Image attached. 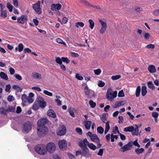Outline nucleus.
I'll use <instances>...</instances> for the list:
<instances>
[{
	"label": "nucleus",
	"instance_id": "obj_25",
	"mask_svg": "<svg viewBox=\"0 0 159 159\" xmlns=\"http://www.w3.org/2000/svg\"><path fill=\"white\" fill-rule=\"evenodd\" d=\"M66 133V128L65 127L63 128L62 130H60L58 131L57 134L60 136L64 135Z\"/></svg>",
	"mask_w": 159,
	"mask_h": 159
},
{
	"label": "nucleus",
	"instance_id": "obj_13",
	"mask_svg": "<svg viewBox=\"0 0 159 159\" xmlns=\"http://www.w3.org/2000/svg\"><path fill=\"white\" fill-rule=\"evenodd\" d=\"M47 115L53 118H55L56 117V115L54 111L52 109H49L47 112Z\"/></svg>",
	"mask_w": 159,
	"mask_h": 159
},
{
	"label": "nucleus",
	"instance_id": "obj_20",
	"mask_svg": "<svg viewBox=\"0 0 159 159\" xmlns=\"http://www.w3.org/2000/svg\"><path fill=\"white\" fill-rule=\"evenodd\" d=\"M144 149L141 148H138L135 149V152L138 155H139L140 154L142 153L144 151Z\"/></svg>",
	"mask_w": 159,
	"mask_h": 159
},
{
	"label": "nucleus",
	"instance_id": "obj_10",
	"mask_svg": "<svg viewBox=\"0 0 159 159\" xmlns=\"http://www.w3.org/2000/svg\"><path fill=\"white\" fill-rule=\"evenodd\" d=\"M17 20L18 23L23 24L25 22L27 21V18L26 16L23 15L20 17H18L17 18Z\"/></svg>",
	"mask_w": 159,
	"mask_h": 159
},
{
	"label": "nucleus",
	"instance_id": "obj_16",
	"mask_svg": "<svg viewBox=\"0 0 159 159\" xmlns=\"http://www.w3.org/2000/svg\"><path fill=\"white\" fill-rule=\"evenodd\" d=\"M124 131L126 132H131V133L134 131V127L133 126H130L125 128L124 129Z\"/></svg>",
	"mask_w": 159,
	"mask_h": 159
},
{
	"label": "nucleus",
	"instance_id": "obj_34",
	"mask_svg": "<svg viewBox=\"0 0 159 159\" xmlns=\"http://www.w3.org/2000/svg\"><path fill=\"white\" fill-rule=\"evenodd\" d=\"M112 132L114 134H116V133L118 134L120 133V132L118 130V127L117 126H116L113 128Z\"/></svg>",
	"mask_w": 159,
	"mask_h": 159
},
{
	"label": "nucleus",
	"instance_id": "obj_19",
	"mask_svg": "<svg viewBox=\"0 0 159 159\" xmlns=\"http://www.w3.org/2000/svg\"><path fill=\"white\" fill-rule=\"evenodd\" d=\"M129 150H130V148H128L126 144H125L122 146L119 149V150L122 152H124L125 151H127Z\"/></svg>",
	"mask_w": 159,
	"mask_h": 159
},
{
	"label": "nucleus",
	"instance_id": "obj_21",
	"mask_svg": "<svg viewBox=\"0 0 159 159\" xmlns=\"http://www.w3.org/2000/svg\"><path fill=\"white\" fill-rule=\"evenodd\" d=\"M28 98L27 95L25 94H23L21 96V99L22 100V104H23L24 106V103H25L27 102V100Z\"/></svg>",
	"mask_w": 159,
	"mask_h": 159
},
{
	"label": "nucleus",
	"instance_id": "obj_49",
	"mask_svg": "<svg viewBox=\"0 0 159 159\" xmlns=\"http://www.w3.org/2000/svg\"><path fill=\"white\" fill-rule=\"evenodd\" d=\"M146 48H148L151 49L152 50L154 49L155 48V46L154 44H149L146 46Z\"/></svg>",
	"mask_w": 159,
	"mask_h": 159
},
{
	"label": "nucleus",
	"instance_id": "obj_62",
	"mask_svg": "<svg viewBox=\"0 0 159 159\" xmlns=\"http://www.w3.org/2000/svg\"><path fill=\"white\" fill-rule=\"evenodd\" d=\"M152 116L154 118L155 117L158 118L159 114L158 112H153L152 113Z\"/></svg>",
	"mask_w": 159,
	"mask_h": 159
},
{
	"label": "nucleus",
	"instance_id": "obj_41",
	"mask_svg": "<svg viewBox=\"0 0 159 159\" xmlns=\"http://www.w3.org/2000/svg\"><path fill=\"white\" fill-rule=\"evenodd\" d=\"M99 21L102 25V27L107 28V25L105 22L102 20L101 19H99Z\"/></svg>",
	"mask_w": 159,
	"mask_h": 159
},
{
	"label": "nucleus",
	"instance_id": "obj_24",
	"mask_svg": "<svg viewBox=\"0 0 159 159\" xmlns=\"http://www.w3.org/2000/svg\"><path fill=\"white\" fill-rule=\"evenodd\" d=\"M92 123V122L90 121H85V126L87 129H90Z\"/></svg>",
	"mask_w": 159,
	"mask_h": 159
},
{
	"label": "nucleus",
	"instance_id": "obj_51",
	"mask_svg": "<svg viewBox=\"0 0 159 159\" xmlns=\"http://www.w3.org/2000/svg\"><path fill=\"white\" fill-rule=\"evenodd\" d=\"M138 139H136L134 142H133V145H134L135 146H137L138 148H139L140 147V146L138 142Z\"/></svg>",
	"mask_w": 159,
	"mask_h": 159
},
{
	"label": "nucleus",
	"instance_id": "obj_30",
	"mask_svg": "<svg viewBox=\"0 0 159 159\" xmlns=\"http://www.w3.org/2000/svg\"><path fill=\"white\" fill-rule=\"evenodd\" d=\"M109 130V121H107L106 123V128H105V130L104 131V133L105 134H107V132Z\"/></svg>",
	"mask_w": 159,
	"mask_h": 159
},
{
	"label": "nucleus",
	"instance_id": "obj_42",
	"mask_svg": "<svg viewBox=\"0 0 159 159\" xmlns=\"http://www.w3.org/2000/svg\"><path fill=\"white\" fill-rule=\"evenodd\" d=\"M84 26V24L82 22H78L75 23V26L77 28H79V26L83 27Z\"/></svg>",
	"mask_w": 159,
	"mask_h": 159
},
{
	"label": "nucleus",
	"instance_id": "obj_23",
	"mask_svg": "<svg viewBox=\"0 0 159 159\" xmlns=\"http://www.w3.org/2000/svg\"><path fill=\"white\" fill-rule=\"evenodd\" d=\"M0 77L1 79L6 80H7L8 79L7 74L2 72L0 73Z\"/></svg>",
	"mask_w": 159,
	"mask_h": 159
},
{
	"label": "nucleus",
	"instance_id": "obj_12",
	"mask_svg": "<svg viewBox=\"0 0 159 159\" xmlns=\"http://www.w3.org/2000/svg\"><path fill=\"white\" fill-rule=\"evenodd\" d=\"M62 7V5L60 4H53L51 5V10L52 11L59 10Z\"/></svg>",
	"mask_w": 159,
	"mask_h": 159
},
{
	"label": "nucleus",
	"instance_id": "obj_54",
	"mask_svg": "<svg viewBox=\"0 0 159 159\" xmlns=\"http://www.w3.org/2000/svg\"><path fill=\"white\" fill-rule=\"evenodd\" d=\"M68 111H69L70 114V115L72 117H75V115L74 112L73 110H71V108L70 107L68 109Z\"/></svg>",
	"mask_w": 159,
	"mask_h": 159
},
{
	"label": "nucleus",
	"instance_id": "obj_5",
	"mask_svg": "<svg viewBox=\"0 0 159 159\" xmlns=\"http://www.w3.org/2000/svg\"><path fill=\"white\" fill-rule=\"evenodd\" d=\"M56 146L55 144L52 142L48 143L46 146V151H48L50 153H52L56 150Z\"/></svg>",
	"mask_w": 159,
	"mask_h": 159
},
{
	"label": "nucleus",
	"instance_id": "obj_44",
	"mask_svg": "<svg viewBox=\"0 0 159 159\" xmlns=\"http://www.w3.org/2000/svg\"><path fill=\"white\" fill-rule=\"evenodd\" d=\"M97 131L100 134H102L104 131V129L101 126L98 127L97 128Z\"/></svg>",
	"mask_w": 159,
	"mask_h": 159
},
{
	"label": "nucleus",
	"instance_id": "obj_15",
	"mask_svg": "<svg viewBox=\"0 0 159 159\" xmlns=\"http://www.w3.org/2000/svg\"><path fill=\"white\" fill-rule=\"evenodd\" d=\"M148 70L151 73H153L156 71L155 66L152 65H150L148 66Z\"/></svg>",
	"mask_w": 159,
	"mask_h": 159
},
{
	"label": "nucleus",
	"instance_id": "obj_58",
	"mask_svg": "<svg viewBox=\"0 0 159 159\" xmlns=\"http://www.w3.org/2000/svg\"><path fill=\"white\" fill-rule=\"evenodd\" d=\"M105 83L104 82H102V81H99L98 84V86L101 87H103L105 85Z\"/></svg>",
	"mask_w": 159,
	"mask_h": 159
},
{
	"label": "nucleus",
	"instance_id": "obj_40",
	"mask_svg": "<svg viewBox=\"0 0 159 159\" xmlns=\"http://www.w3.org/2000/svg\"><path fill=\"white\" fill-rule=\"evenodd\" d=\"M7 7L10 12L12 11L13 7L10 3H7Z\"/></svg>",
	"mask_w": 159,
	"mask_h": 159
},
{
	"label": "nucleus",
	"instance_id": "obj_22",
	"mask_svg": "<svg viewBox=\"0 0 159 159\" xmlns=\"http://www.w3.org/2000/svg\"><path fill=\"white\" fill-rule=\"evenodd\" d=\"M38 101H35L32 107V109L35 111L38 110L39 107Z\"/></svg>",
	"mask_w": 159,
	"mask_h": 159
},
{
	"label": "nucleus",
	"instance_id": "obj_50",
	"mask_svg": "<svg viewBox=\"0 0 159 159\" xmlns=\"http://www.w3.org/2000/svg\"><path fill=\"white\" fill-rule=\"evenodd\" d=\"M89 104L91 107H92V108L94 107L96 105V103L95 102H94L93 101L91 100L89 101Z\"/></svg>",
	"mask_w": 159,
	"mask_h": 159
},
{
	"label": "nucleus",
	"instance_id": "obj_53",
	"mask_svg": "<svg viewBox=\"0 0 159 159\" xmlns=\"http://www.w3.org/2000/svg\"><path fill=\"white\" fill-rule=\"evenodd\" d=\"M7 99L8 101L10 102L14 100V98L13 96L11 95H9L8 96Z\"/></svg>",
	"mask_w": 159,
	"mask_h": 159
},
{
	"label": "nucleus",
	"instance_id": "obj_11",
	"mask_svg": "<svg viewBox=\"0 0 159 159\" xmlns=\"http://www.w3.org/2000/svg\"><path fill=\"white\" fill-rule=\"evenodd\" d=\"M38 98L41 99L38 101L39 107L42 108H44L46 106V102L43 100V98L42 97H39Z\"/></svg>",
	"mask_w": 159,
	"mask_h": 159
},
{
	"label": "nucleus",
	"instance_id": "obj_27",
	"mask_svg": "<svg viewBox=\"0 0 159 159\" xmlns=\"http://www.w3.org/2000/svg\"><path fill=\"white\" fill-rule=\"evenodd\" d=\"M126 25H125V23H122L119 25V29L121 31H123L125 29H126Z\"/></svg>",
	"mask_w": 159,
	"mask_h": 159
},
{
	"label": "nucleus",
	"instance_id": "obj_59",
	"mask_svg": "<svg viewBox=\"0 0 159 159\" xmlns=\"http://www.w3.org/2000/svg\"><path fill=\"white\" fill-rule=\"evenodd\" d=\"M75 130L79 134L81 135L82 134V131L81 128H76Z\"/></svg>",
	"mask_w": 159,
	"mask_h": 159
},
{
	"label": "nucleus",
	"instance_id": "obj_8",
	"mask_svg": "<svg viewBox=\"0 0 159 159\" xmlns=\"http://www.w3.org/2000/svg\"><path fill=\"white\" fill-rule=\"evenodd\" d=\"M82 142L83 144L84 145H87L89 148L92 150H94L97 148V147L93 143H89L86 139H84L83 140L80 141Z\"/></svg>",
	"mask_w": 159,
	"mask_h": 159
},
{
	"label": "nucleus",
	"instance_id": "obj_37",
	"mask_svg": "<svg viewBox=\"0 0 159 159\" xmlns=\"http://www.w3.org/2000/svg\"><path fill=\"white\" fill-rule=\"evenodd\" d=\"M121 77V75H113L111 77V78L113 80H117Z\"/></svg>",
	"mask_w": 159,
	"mask_h": 159
},
{
	"label": "nucleus",
	"instance_id": "obj_35",
	"mask_svg": "<svg viewBox=\"0 0 159 159\" xmlns=\"http://www.w3.org/2000/svg\"><path fill=\"white\" fill-rule=\"evenodd\" d=\"M33 77L34 78H37L38 79H40L42 78L41 75L39 73H36L33 75Z\"/></svg>",
	"mask_w": 159,
	"mask_h": 159
},
{
	"label": "nucleus",
	"instance_id": "obj_60",
	"mask_svg": "<svg viewBox=\"0 0 159 159\" xmlns=\"http://www.w3.org/2000/svg\"><path fill=\"white\" fill-rule=\"evenodd\" d=\"M81 2L82 3L84 4V5L88 6L89 7L91 4L90 3L84 0H81Z\"/></svg>",
	"mask_w": 159,
	"mask_h": 159
},
{
	"label": "nucleus",
	"instance_id": "obj_1",
	"mask_svg": "<svg viewBox=\"0 0 159 159\" xmlns=\"http://www.w3.org/2000/svg\"><path fill=\"white\" fill-rule=\"evenodd\" d=\"M48 120L46 118L39 119L37 122V134L39 137L44 136L48 132V129L46 125L48 124Z\"/></svg>",
	"mask_w": 159,
	"mask_h": 159
},
{
	"label": "nucleus",
	"instance_id": "obj_2",
	"mask_svg": "<svg viewBox=\"0 0 159 159\" xmlns=\"http://www.w3.org/2000/svg\"><path fill=\"white\" fill-rule=\"evenodd\" d=\"M34 150L38 153L41 155H44L47 153L46 146L44 144H39L34 147Z\"/></svg>",
	"mask_w": 159,
	"mask_h": 159
},
{
	"label": "nucleus",
	"instance_id": "obj_14",
	"mask_svg": "<svg viewBox=\"0 0 159 159\" xmlns=\"http://www.w3.org/2000/svg\"><path fill=\"white\" fill-rule=\"evenodd\" d=\"M90 139L93 142L96 143L100 142V139L96 134H93L92 136H91Z\"/></svg>",
	"mask_w": 159,
	"mask_h": 159
},
{
	"label": "nucleus",
	"instance_id": "obj_7",
	"mask_svg": "<svg viewBox=\"0 0 159 159\" xmlns=\"http://www.w3.org/2000/svg\"><path fill=\"white\" fill-rule=\"evenodd\" d=\"M40 2L38 1L37 2L33 5V9L38 14H40L42 13V9L40 7Z\"/></svg>",
	"mask_w": 159,
	"mask_h": 159
},
{
	"label": "nucleus",
	"instance_id": "obj_47",
	"mask_svg": "<svg viewBox=\"0 0 159 159\" xmlns=\"http://www.w3.org/2000/svg\"><path fill=\"white\" fill-rule=\"evenodd\" d=\"M18 48L19 52H21L24 48V46L23 44L21 43L19 44L18 45Z\"/></svg>",
	"mask_w": 159,
	"mask_h": 159
},
{
	"label": "nucleus",
	"instance_id": "obj_28",
	"mask_svg": "<svg viewBox=\"0 0 159 159\" xmlns=\"http://www.w3.org/2000/svg\"><path fill=\"white\" fill-rule=\"evenodd\" d=\"M144 38L146 40H148L150 37V34L148 32H146L145 31H143Z\"/></svg>",
	"mask_w": 159,
	"mask_h": 159
},
{
	"label": "nucleus",
	"instance_id": "obj_29",
	"mask_svg": "<svg viewBox=\"0 0 159 159\" xmlns=\"http://www.w3.org/2000/svg\"><path fill=\"white\" fill-rule=\"evenodd\" d=\"M0 112H1L2 114L5 115H7V109H5L3 107L0 108Z\"/></svg>",
	"mask_w": 159,
	"mask_h": 159
},
{
	"label": "nucleus",
	"instance_id": "obj_52",
	"mask_svg": "<svg viewBox=\"0 0 159 159\" xmlns=\"http://www.w3.org/2000/svg\"><path fill=\"white\" fill-rule=\"evenodd\" d=\"M75 77L77 79L80 80H82L83 79V77L79 73H77L75 75Z\"/></svg>",
	"mask_w": 159,
	"mask_h": 159
},
{
	"label": "nucleus",
	"instance_id": "obj_32",
	"mask_svg": "<svg viewBox=\"0 0 159 159\" xmlns=\"http://www.w3.org/2000/svg\"><path fill=\"white\" fill-rule=\"evenodd\" d=\"M15 110V107L12 106H9L8 109H7V113L9 112H14Z\"/></svg>",
	"mask_w": 159,
	"mask_h": 159
},
{
	"label": "nucleus",
	"instance_id": "obj_38",
	"mask_svg": "<svg viewBox=\"0 0 159 159\" xmlns=\"http://www.w3.org/2000/svg\"><path fill=\"white\" fill-rule=\"evenodd\" d=\"M134 132H133V133H132V135H138L139 133V127H135V129L134 128Z\"/></svg>",
	"mask_w": 159,
	"mask_h": 159
},
{
	"label": "nucleus",
	"instance_id": "obj_56",
	"mask_svg": "<svg viewBox=\"0 0 159 159\" xmlns=\"http://www.w3.org/2000/svg\"><path fill=\"white\" fill-rule=\"evenodd\" d=\"M94 71L95 74L97 75H99L101 72V70L100 69H97L95 70H94Z\"/></svg>",
	"mask_w": 159,
	"mask_h": 159
},
{
	"label": "nucleus",
	"instance_id": "obj_26",
	"mask_svg": "<svg viewBox=\"0 0 159 159\" xmlns=\"http://www.w3.org/2000/svg\"><path fill=\"white\" fill-rule=\"evenodd\" d=\"M141 92V87L140 86H138L136 89L135 91V95L136 97H139L140 95Z\"/></svg>",
	"mask_w": 159,
	"mask_h": 159
},
{
	"label": "nucleus",
	"instance_id": "obj_48",
	"mask_svg": "<svg viewBox=\"0 0 159 159\" xmlns=\"http://www.w3.org/2000/svg\"><path fill=\"white\" fill-rule=\"evenodd\" d=\"M62 62H66V64L69 63L70 61L66 57H62Z\"/></svg>",
	"mask_w": 159,
	"mask_h": 159
},
{
	"label": "nucleus",
	"instance_id": "obj_31",
	"mask_svg": "<svg viewBox=\"0 0 159 159\" xmlns=\"http://www.w3.org/2000/svg\"><path fill=\"white\" fill-rule=\"evenodd\" d=\"M108 114L107 113H104L102 115V116L101 117V119L102 121L104 123H105L106 120V117L107 116H108Z\"/></svg>",
	"mask_w": 159,
	"mask_h": 159
},
{
	"label": "nucleus",
	"instance_id": "obj_45",
	"mask_svg": "<svg viewBox=\"0 0 159 159\" xmlns=\"http://www.w3.org/2000/svg\"><path fill=\"white\" fill-rule=\"evenodd\" d=\"M55 61L57 63L60 65L62 63V58L61 59L59 57H56L55 59Z\"/></svg>",
	"mask_w": 159,
	"mask_h": 159
},
{
	"label": "nucleus",
	"instance_id": "obj_4",
	"mask_svg": "<svg viewBox=\"0 0 159 159\" xmlns=\"http://www.w3.org/2000/svg\"><path fill=\"white\" fill-rule=\"evenodd\" d=\"M84 90L85 94L86 96H87V98H88L91 99L92 97L95 98L96 97V95L94 94V92L90 89L86 84V86L84 87Z\"/></svg>",
	"mask_w": 159,
	"mask_h": 159
},
{
	"label": "nucleus",
	"instance_id": "obj_57",
	"mask_svg": "<svg viewBox=\"0 0 159 159\" xmlns=\"http://www.w3.org/2000/svg\"><path fill=\"white\" fill-rule=\"evenodd\" d=\"M14 76L16 79L19 80H20L22 79L21 76L19 74H16L14 75Z\"/></svg>",
	"mask_w": 159,
	"mask_h": 159
},
{
	"label": "nucleus",
	"instance_id": "obj_9",
	"mask_svg": "<svg viewBox=\"0 0 159 159\" xmlns=\"http://www.w3.org/2000/svg\"><path fill=\"white\" fill-rule=\"evenodd\" d=\"M58 145L60 148L61 150H65L67 148L66 142L65 140L59 141Z\"/></svg>",
	"mask_w": 159,
	"mask_h": 159
},
{
	"label": "nucleus",
	"instance_id": "obj_33",
	"mask_svg": "<svg viewBox=\"0 0 159 159\" xmlns=\"http://www.w3.org/2000/svg\"><path fill=\"white\" fill-rule=\"evenodd\" d=\"M89 22L90 24L89 27L91 30L93 29L94 26V21L90 19L89 20Z\"/></svg>",
	"mask_w": 159,
	"mask_h": 159
},
{
	"label": "nucleus",
	"instance_id": "obj_36",
	"mask_svg": "<svg viewBox=\"0 0 159 159\" xmlns=\"http://www.w3.org/2000/svg\"><path fill=\"white\" fill-rule=\"evenodd\" d=\"M1 13V15L0 16H1L3 18H5L7 16V11L5 10H2Z\"/></svg>",
	"mask_w": 159,
	"mask_h": 159
},
{
	"label": "nucleus",
	"instance_id": "obj_63",
	"mask_svg": "<svg viewBox=\"0 0 159 159\" xmlns=\"http://www.w3.org/2000/svg\"><path fill=\"white\" fill-rule=\"evenodd\" d=\"M126 144L127 146L128 147V148H130V150L131 148V147L133 145V141H130Z\"/></svg>",
	"mask_w": 159,
	"mask_h": 159
},
{
	"label": "nucleus",
	"instance_id": "obj_43",
	"mask_svg": "<svg viewBox=\"0 0 159 159\" xmlns=\"http://www.w3.org/2000/svg\"><path fill=\"white\" fill-rule=\"evenodd\" d=\"M117 92L116 91H115L114 92L110 93V97L114 98H116L117 96Z\"/></svg>",
	"mask_w": 159,
	"mask_h": 159
},
{
	"label": "nucleus",
	"instance_id": "obj_61",
	"mask_svg": "<svg viewBox=\"0 0 159 159\" xmlns=\"http://www.w3.org/2000/svg\"><path fill=\"white\" fill-rule=\"evenodd\" d=\"M116 102H119V104L120 106L124 105L126 104L127 103V102L125 100L116 101Z\"/></svg>",
	"mask_w": 159,
	"mask_h": 159
},
{
	"label": "nucleus",
	"instance_id": "obj_64",
	"mask_svg": "<svg viewBox=\"0 0 159 159\" xmlns=\"http://www.w3.org/2000/svg\"><path fill=\"white\" fill-rule=\"evenodd\" d=\"M68 156L70 159H75V158L74 155L70 152L68 153Z\"/></svg>",
	"mask_w": 159,
	"mask_h": 159
},
{
	"label": "nucleus",
	"instance_id": "obj_55",
	"mask_svg": "<svg viewBox=\"0 0 159 159\" xmlns=\"http://www.w3.org/2000/svg\"><path fill=\"white\" fill-rule=\"evenodd\" d=\"M43 93L45 94L48 95L50 96H52V93L51 92H49L48 91L46 90H44L43 91Z\"/></svg>",
	"mask_w": 159,
	"mask_h": 159
},
{
	"label": "nucleus",
	"instance_id": "obj_17",
	"mask_svg": "<svg viewBox=\"0 0 159 159\" xmlns=\"http://www.w3.org/2000/svg\"><path fill=\"white\" fill-rule=\"evenodd\" d=\"M146 86H142L141 88V94L143 97L145 96L148 92Z\"/></svg>",
	"mask_w": 159,
	"mask_h": 159
},
{
	"label": "nucleus",
	"instance_id": "obj_3",
	"mask_svg": "<svg viewBox=\"0 0 159 159\" xmlns=\"http://www.w3.org/2000/svg\"><path fill=\"white\" fill-rule=\"evenodd\" d=\"M78 145L83 150L82 156L85 157H89L91 156V155L89 152V150L86 145H84L82 142L78 143Z\"/></svg>",
	"mask_w": 159,
	"mask_h": 159
},
{
	"label": "nucleus",
	"instance_id": "obj_6",
	"mask_svg": "<svg viewBox=\"0 0 159 159\" xmlns=\"http://www.w3.org/2000/svg\"><path fill=\"white\" fill-rule=\"evenodd\" d=\"M22 131L24 133H28L31 130L32 125L31 123L28 121H26L23 124Z\"/></svg>",
	"mask_w": 159,
	"mask_h": 159
},
{
	"label": "nucleus",
	"instance_id": "obj_46",
	"mask_svg": "<svg viewBox=\"0 0 159 159\" xmlns=\"http://www.w3.org/2000/svg\"><path fill=\"white\" fill-rule=\"evenodd\" d=\"M125 95L123 90H122L118 93V96L119 98L123 97L125 96Z\"/></svg>",
	"mask_w": 159,
	"mask_h": 159
},
{
	"label": "nucleus",
	"instance_id": "obj_39",
	"mask_svg": "<svg viewBox=\"0 0 159 159\" xmlns=\"http://www.w3.org/2000/svg\"><path fill=\"white\" fill-rule=\"evenodd\" d=\"M68 20V18L64 17L62 18L61 21V20H60L59 21L60 22L61 24H66L67 23Z\"/></svg>",
	"mask_w": 159,
	"mask_h": 159
},
{
	"label": "nucleus",
	"instance_id": "obj_18",
	"mask_svg": "<svg viewBox=\"0 0 159 159\" xmlns=\"http://www.w3.org/2000/svg\"><path fill=\"white\" fill-rule=\"evenodd\" d=\"M147 84L148 87L149 89H152V90H155V87L152 81L148 82L147 83Z\"/></svg>",
	"mask_w": 159,
	"mask_h": 159
}]
</instances>
